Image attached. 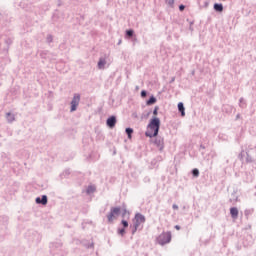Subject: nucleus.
Segmentation results:
<instances>
[{
    "mask_svg": "<svg viewBox=\"0 0 256 256\" xmlns=\"http://www.w3.org/2000/svg\"><path fill=\"white\" fill-rule=\"evenodd\" d=\"M160 127L161 120L157 117H153L147 126V131L145 132L146 137H157V135H159Z\"/></svg>",
    "mask_w": 256,
    "mask_h": 256,
    "instance_id": "nucleus-1",
    "label": "nucleus"
},
{
    "mask_svg": "<svg viewBox=\"0 0 256 256\" xmlns=\"http://www.w3.org/2000/svg\"><path fill=\"white\" fill-rule=\"evenodd\" d=\"M145 215L141 213H136L135 217L133 219V229H132V235H135L137 231H143V227L145 225Z\"/></svg>",
    "mask_w": 256,
    "mask_h": 256,
    "instance_id": "nucleus-2",
    "label": "nucleus"
},
{
    "mask_svg": "<svg viewBox=\"0 0 256 256\" xmlns=\"http://www.w3.org/2000/svg\"><path fill=\"white\" fill-rule=\"evenodd\" d=\"M109 67H111V57H109L108 54L100 56L97 63V68L101 71H105V69H109Z\"/></svg>",
    "mask_w": 256,
    "mask_h": 256,
    "instance_id": "nucleus-3",
    "label": "nucleus"
},
{
    "mask_svg": "<svg viewBox=\"0 0 256 256\" xmlns=\"http://www.w3.org/2000/svg\"><path fill=\"white\" fill-rule=\"evenodd\" d=\"M172 235L171 232H162L158 237H157V243L159 245H167V243H171Z\"/></svg>",
    "mask_w": 256,
    "mask_h": 256,
    "instance_id": "nucleus-4",
    "label": "nucleus"
},
{
    "mask_svg": "<svg viewBox=\"0 0 256 256\" xmlns=\"http://www.w3.org/2000/svg\"><path fill=\"white\" fill-rule=\"evenodd\" d=\"M119 215H121V208L119 207L111 208L110 213L107 215V219L109 223H113V221H115V219H117Z\"/></svg>",
    "mask_w": 256,
    "mask_h": 256,
    "instance_id": "nucleus-5",
    "label": "nucleus"
},
{
    "mask_svg": "<svg viewBox=\"0 0 256 256\" xmlns=\"http://www.w3.org/2000/svg\"><path fill=\"white\" fill-rule=\"evenodd\" d=\"M80 101H81V95L74 94L73 99L70 102V105H71L70 111H71V113L77 111V107H79Z\"/></svg>",
    "mask_w": 256,
    "mask_h": 256,
    "instance_id": "nucleus-6",
    "label": "nucleus"
},
{
    "mask_svg": "<svg viewBox=\"0 0 256 256\" xmlns=\"http://www.w3.org/2000/svg\"><path fill=\"white\" fill-rule=\"evenodd\" d=\"M154 144L158 147V149L160 151H163L164 147H165V143H164V140L161 136H158L155 141H154Z\"/></svg>",
    "mask_w": 256,
    "mask_h": 256,
    "instance_id": "nucleus-7",
    "label": "nucleus"
},
{
    "mask_svg": "<svg viewBox=\"0 0 256 256\" xmlns=\"http://www.w3.org/2000/svg\"><path fill=\"white\" fill-rule=\"evenodd\" d=\"M117 124V117L115 116H111L107 119L106 121V125L110 128L113 129V127H115V125Z\"/></svg>",
    "mask_w": 256,
    "mask_h": 256,
    "instance_id": "nucleus-8",
    "label": "nucleus"
},
{
    "mask_svg": "<svg viewBox=\"0 0 256 256\" xmlns=\"http://www.w3.org/2000/svg\"><path fill=\"white\" fill-rule=\"evenodd\" d=\"M35 202L37 205H47L48 203L47 195H42V197H37L35 199Z\"/></svg>",
    "mask_w": 256,
    "mask_h": 256,
    "instance_id": "nucleus-9",
    "label": "nucleus"
},
{
    "mask_svg": "<svg viewBox=\"0 0 256 256\" xmlns=\"http://www.w3.org/2000/svg\"><path fill=\"white\" fill-rule=\"evenodd\" d=\"M230 215L232 219H237L239 217V210L237 209V207H232L230 209Z\"/></svg>",
    "mask_w": 256,
    "mask_h": 256,
    "instance_id": "nucleus-10",
    "label": "nucleus"
},
{
    "mask_svg": "<svg viewBox=\"0 0 256 256\" xmlns=\"http://www.w3.org/2000/svg\"><path fill=\"white\" fill-rule=\"evenodd\" d=\"M95 191H97V187L95 185H89L86 188V195H93Z\"/></svg>",
    "mask_w": 256,
    "mask_h": 256,
    "instance_id": "nucleus-11",
    "label": "nucleus"
},
{
    "mask_svg": "<svg viewBox=\"0 0 256 256\" xmlns=\"http://www.w3.org/2000/svg\"><path fill=\"white\" fill-rule=\"evenodd\" d=\"M6 120L8 123H13L15 121V114L11 112L6 113Z\"/></svg>",
    "mask_w": 256,
    "mask_h": 256,
    "instance_id": "nucleus-12",
    "label": "nucleus"
},
{
    "mask_svg": "<svg viewBox=\"0 0 256 256\" xmlns=\"http://www.w3.org/2000/svg\"><path fill=\"white\" fill-rule=\"evenodd\" d=\"M82 245L86 247V249H93L95 244L93 242H88L87 240H84L82 241Z\"/></svg>",
    "mask_w": 256,
    "mask_h": 256,
    "instance_id": "nucleus-13",
    "label": "nucleus"
},
{
    "mask_svg": "<svg viewBox=\"0 0 256 256\" xmlns=\"http://www.w3.org/2000/svg\"><path fill=\"white\" fill-rule=\"evenodd\" d=\"M178 111L181 112L182 117H185V106L183 105V102H180L178 104Z\"/></svg>",
    "mask_w": 256,
    "mask_h": 256,
    "instance_id": "nucleus-14",
    "label": "nucleus"
},
{
    "mask_svg": "<svg viewBox=\"0 0 256 256\" xmlns=\"http://www.w3.org/2000/svg\"><path fill=\"white\" fill-rule=\"evenodd\" d=\"M62 243L61 242H55V243H52L51 245H50V248L51 249H61V247H62Z\"/></svg>",
    "mask_w": 256,
    "mask_h": 256,
    "instance_id": "nucleus-15",
    "label": "nucleus"
},
{
    "mask_svg": "<svg viewBox=\"0 0 256 256\" xmlns=\"http://www.w3.org/2000/svg\"><path fill=\"white\" fill-rule=\"evenodd\" d=\"M214 9L216 11H218L219 13H221V11H223V4L215 3L214 4Z\"/></svg>",
    "mask_w": 256,
    "mask_h": 256,
    "instance_id": "nucleus-16",
    "label": "nucleus"
},
{
    "mask_svg": "<svg viewBox=\"0 0 256 256\" xmlns=\"http://www.w3.org/2000/svg\"><path fill=\"white\" fill-rule=\"evenodd\" d=\"M146 103L147 105H154V103H157V98H155V96H151Z\"/></svg>",
    "mask_w": 256,
    "mask_h": 256,
    "instance_id": "nucleus-17",
    "label": "nucleus"
},
{
    "mask_svg": "<svg viewBox=\"0 0 256 256\" xmlns=\"http://www.w3.org/2000/svg\"><path fill=\"white\" fill-rule=\"evenodd\" d=\"M239 105H240V107H242V109L245 108V107H246L245 99L240 98V99H239Z\"/></svg>",
    "mask_w": 256,
    "mask_h": 256,
    "instance_id": "nucleus-18",
    "label": "nucleus"
},
{
    "mask_svg": "<svg viewBox=\"0 0 256 256\" xmlns=\"http://www.w3.org/2000/svg\"><path fill=\"white\" fill-rule=\"evenodd\" d=\"M126 134L128 135L129 139H131V135H133L132 128H126Z\"/></svg>",
    "mask_w": 256,
    "mask_h": 256,
    "instance_id": "nucleus-19",
    "label": "nucleus"
},
{
    "mask_svg": "<svg viewBox=\"0 0 256 256\" xmlns=\"http://www.w3.org/2000/svg\"><path fill=\"white\" fill-rule=\"evenodd\" d=\"M192 174L194 177H199V169H197V168L193 169Z\"/></svg>",
    "mask_w": 256,
    "mask_h": 256,
    "instance_id": "nucleus-20",
    "label": "nucleus"
},
{
    "mask_svg": "<svg viewBox=\"0 0 256 256\" xmlns=\"http://www.w3.org/2000/svg\"><path fill=\"white\" fill-rule=\"evenodd\" d=\"M47 43H53V35L49 34L46 38Z\"/></svg>",
    "mask_w": 256,
    "mask_h": 256,
    "instance_id": "nucleus-21",
    "label": "nucleus"
},
{
    "mask_svg": "<svg viewBox=\"0 0 256 256\" xmlns=\"http://www.w3.org/2000/svg\"><path fill=\"white\" fill-rule=\"evenodd\" d=\"M166 4L169 5V7H173V5H175V0H166Z\"/></svg>",
    "mask_w": 256,
    "mask_h": 256,
    "instance_id": "nucleus-22",
    "label": "nucleus"
},
{
    "mask_svg": "<svg viewBox=\"0 0 256 256\" xmlns=\"http://www.w3.org/2000/svg\"><path fill=\"white\" fill-rule=\"evenodd\" d=\"M134 31L133 30H127L126 35L127 37H133Z\"/></svg>",
    "mask_w": 256,
    "mask_h": 256,
    "instance_id": "nucleus-23",
    "label": "nucleus"
},
{
    "mask_svg": "<svg viewBox=\"0 0 256 256\" xmlns=\"http://www.w3.org/2000/svg\"><path fill=\"white\" fill-rule=\"evenodd\" d=\"M118 235L123 237V235H125V228L118 229Z\"/></svg>",
    "mask_w": 256,
    "mask_h": 256,
    "instance_id": "nucleus-24",
    "label": "nucleus"
},
{
    "mask_svg": "<svg viewBox=\"0 0 256 256\" xmlns=\"http://www.w3.org/2000/svg\"><path fill=\"white\" fill-rule=\"evenodd\" d=\"M71 172L69 170H65L63 173H62V177H68V175H70Z\"/></svg>",
    "mask_w": 256,
    "mask_h": 256,
    "instance_id": "nucleus-25",
    "label": "nucleus"
},
{
    "mask_svg": "<svg viewBox=\"0 0 256 256\" xmlns=\"http://www.w3.org/2000/svg\"><path fill=\"white\" fill-rule=\"evenodd\" d=\"M122 225L124 228L129 227V222H127V220H122Z\"/></svg>",
    "mask_w": 256,
    "mask_h": 256,
    "instance_id": "nucleus-26",
    "label": "nucleus"
},
{
    "mask_svg": "<svg viewBox=\"0 0 256 256\" xmlns=\"http://www.w3.org/2000/svg\"><path fill=\"white\" fill-rule=\"evenodd\" d=\"M141 97H147V91L142 90L141 91Z\"/></svg>",
    "mask_w": 256,
    "mask_h": 256,
    "instance_id": "nucleus-27",
    "label": "nucleus"
},
{
    "mask_svg": "<svg viewBox=\"0 0 256 256\" xmlns=\"http://www.w3.org/2000/svg\"><path fill=\"white\" fill-rule=\"evenodd\" d=\"M158 111H159V107L156 106L153 110V115H157Z\"/></svg>",
    "mask_w": 256,
    "mask_h": 256,
    "instance_id": "nucleus-28",
    "label": "nucleus"
},
{
    "mask_svg": "<svg viewBox=\"0 0 256 256\" xmlns=\"http://www.w3.org/2000/svg\"><path fill=\"white\" fill-rule=\"evenodd\" d=\"M125 215H129V213L127 212V209L123 210L122 217H125Z\"/></svg>",
    "mask_w": 256,
    "mask_h": 256,
    "instance_id": "nucleus-29",
    "label": "nucleus"
},
{
    "mask_svg": "<svg viewBox=\"0 0 256 256\" xmlns=\"http://www.w3.org/2000/svg\"><path fill=\"white\" fill-rule=\"evenodd\" d=\"M179 10H180V11H185V5H180V6H179Z\"/></svg>",
    "mask_w": 256,
    "mask_h": 256,
    "instance_id": "nucleus-30",
    "label": "nucleus"
},
{
    "mask_svg": "<svg viewBox=\"0 0 256 256\" xmlns=\"http://www.w3.org/2000/svg\"><path fill=\"white\" fill-rule=\"evenodd\" d=\"M172 208L175 209V210H177V209H179V206H178L177 204H173V205H172Z\"/></svg>",
    "mask_w": 256,
    "mask_h": 256,
    "instance_id": "nucleus-31",
    "label": "nucleus"
},
{
    "mask_svg": "<svg viewBox=\"0 0 256 256\" xmlns=\"http://www.w3.org/2000/svg\"><path fill=\"white\" fill-rule=\"evenodd\" d=\"M5 42L7 45H9V44H11V39H7Z\"/></svg>",
    "mask_w": 256,
    "mask_h": 256,
    "instance_id": "nucleus-32",
    "label": "nucleus"
},
{
    "mask_svg": "<svg viewBox=\"0 0 256 256\" xmlns=\"http://www.w3.org/2000/svg\"><path fill=\"white\" fill-rule=\"evenodd\" d=\"M175 229H176L177 231H179V230L181 229V226L176 225V226H175Z\"/></svg>",
    "mask_w": 256,
    "mask_h": 256,
    "instance_id": "nucleus-33",
    "label": "nucleus"
},
{
    "mask_svg": "<svg viewBox=\"0 0 256 256\" xmlns=\"http://www.w3.org/2000/svg\"><path fill=\"white\" fill-rule=\"evenodd\" d=\"M61 5H62L61 0H58V7H61Z\"/></svg>",
    "mask_w": 256,
    "mask_h": 256,
    "instance_id": "nucleus-34",
    "label": "nucleus"
},
{
    "mask_svg": "<svg viewBox=\"0 0 256 256\" xmlns=\"http://www.w3.org/2000/svg\"><path fill=\"white\" fill-rule=\"evenodd\" d=\"M89 158L92 159V158H93V154H90V155H89Z\"/></svg>",
    "mask_w": 256,
    "mask_h": 256,
    "instance_id": "nucleus-35",
    "label": "nucleus"
},
{
    "mask_svg": "<svg viewBox=\"0 0 256 256\" xmlns=\"http://www.w3.org/2000/svg\"><path fill=\"white\" fill-rule=\"evenodd\" d=\"M82 227L85 228V223L82 224Z\"/></svg>",
    "mask_w": 256,
    "mask_h": 256,
    "instance_id": "nucleus-36",
    "label": "nucleus"
},
{
    "mask_svg": "<svg viewBox=\"0 0 256 256\" xmlns=\"http://www.w3.org/2000/svg\"><path fill=\"white\" fill-rule=\"evenodd\" d=\"M205 5H206V7H207L208 3L206 2Z\"/></svg>",
    "mask_w": 256,
    "mask_h": 256,
    "instance_id": "nucleus-37",
    "label": "nucleus"
}]
</instances>
